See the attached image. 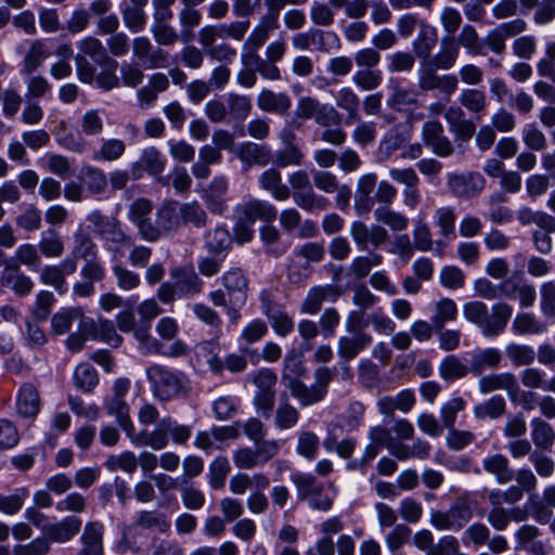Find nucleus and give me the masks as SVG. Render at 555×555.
<instances>
[{
    "mask_svg": "<svg viewBox=\"0 0 555 555\" xmlns=\"http://www.w3.org/2000/svg\"><path fill=\"white\" fill-rule=\"evenodd\" d=\"M513 314V307L506 302H496L488 307L482 301H469L463 306L466 321L475 324L480 333L488 338L502 334Z\"/></svg>",
    "mask_w": 555,
    "mask_h": 555,
    "instance_id": "1",
    "label": "nucleus"
},
{
    "mask_svg": "<svg viewBox=\"0 0 555 555\" xmlns=\"http://www.w3.org/2000/svg\"><path fill=\"white\" fill-rule=\"evenodd\" d=\"M153 396L163 402L185 397L191 391L188 376L163 364H152L145 370Z\"/></svg>",
    "mask_w": 555,
    "mask_h": 555,
    "instance_id": "2",
    "label": "nucleus"
},
{
    "mask_svg": "<svg viewBox=\"0 0 555 555\" xmlns=\"http://www.w3.org/2000/svg\"><path fill=\"white\" fill-rule=\"evenodd\" d=\"M288 182L293 189V201L302 210H325L330 206L327 198L313 191L307 171L297 170L291 173Z\"/></svg>",
    "mask_w": 555,
    "mask_h": 555,
    "instance_id": "3",
    "label": "nucleus"
},
{
    "mask_svg": "<svg viewBox=\"0 0 555 555\" xmlns=\"http://www.w3.org/2000/svg\"><path fill=\"white\" fill-rule=\"evenodd\" d=\"M281 444L278 440H266L257 444L256 449L243 447L233 453V462L238 469H254L263 466L271 461L280 451Z\"/></svg>",
    "mask_w": 555,
    "mask_h": 555,
    "instance_id": "4",
    "label": "nucleus"
},
{
    "mask_svg": "<svg viewBox=\"0 0 555 555\" xmlns=\"http://www.w3.org/2000/svg\"><path fill=\"white\" fill-rule=\"evenodd\" d=\"M294 114L300 120L313 118L323 127L339 122V113L334 107L322 104L312 96H301L296 103Z\"/></svg>",
    "mask_w": 555,
    "mask_h": 555,
    "instance_id": "5",
    "label": "nucleus"
},
{
    "mask_svg": "<svg viewBox=\"0 0 555 555\" xmlns=\"http://www.w3.org/2000/svg\"><path fill=\"white\" fill-rule=\"evenodd\" d=\"M447 185L454 197L472 198L482 192L486 180L479 172H450L447 176Z\"/></svg>",
    "mask_w": 555,
    "mask_h": 555,
    "instance_id": "6",
    "label": "nucleus"
},
{
    "mask_svg": "<svg viewBox=\"0 0 555 555\" xmlns=\"http://www.w3.org/2000/svg\"><path fill=\"white\" fill-rule=\"evenodd\" d=\"M176 424L177 421L171 416L163 417L152 431L141 430L138 433L132 444L137 448L150 447L156 451L163 450L169 444Z\"/></svg>",
    "mask_w": 555,
    "mask_h": 555,
    "instance_id": "7",
    "label": "nucleus"
},
{
    "mask_svg": "<svg viewBox=\"0 0 555 555\" xmlns=\"http://www.w3.org/2000/svg\"><path fill=\"white\" fill-rule=\"evenodd\" d=\"M178 206L179 203L176 201H166L157 208L155 215L157 229H153L150 225L147 227L146 242H156L162 236L168 235L178 229L180 224Z\"/></svg>",
    "mask_w": 555,
    "mask_h": 555,
    "instance_id": "8",
    "label": "nucleus"
},
{
    "mask_svg": "<svg viewBox=\"0 0 555 555\" xmlns=\"http://www.w3.org/2000/svg\"><path fill=\"white\" fill-rule=\"evenodd\" d=\"M78 263L74 258H64L56 264H48L40 271L39 280L42 284L53 287L60 295H64L68 285L66 278L77 271Z\"/></svg>",
    "mask_w": 555,
    "mask_h": 555,
    "instance_id": "9",
    "label": "nucleus"
},
{
    "mask_svg": "<svg viewBox=\"0 0 555 555\" xmlns=\"http://www.w3.org/2000/svg\"><path fill=\"white\" fill-rule=\"evenodd\" d=\"M343 295V291L337 285L326 284L309 288L306 297L300 304L299 311L302 314H317L323 302H335Z\"/></svg>",
    "mask_w": 555,
    "mask_h": 555,
    "instance_id": "10",
    "label": "nucleus"
},
{
    "mask_svg": "<svg viewBox=\"0 0 555 555\" xmlns=\"http://www.w3.org/2000/svg\"><path fill=\"white\" fill-rule=\"evenodd\" d=\"M349 233L361 250L366 249L369 244L373 247H378L385 244L389 238L387 230L382 225L373 224L369 227L359 220L350 224Z\"/></svg>",
    "mask_w": 555,
    "mask_h": 555,
    "instance_id": "11",
    "label": "nucleus"
},
{
    "mask_svg": "<svg viewBox=\"0 0 555 555\" xmlns=\"http://www.w3.org/2000/svg\"><path fill=\"white\" fill-rule=\"evenodd\" d=\"M132 53L147 69L165 67L168 57L163 49L155 48L150 38L145 36L135 37L133 39Z\"/></svg>",
    "mask_w": 555,
    "mask_h": 555,
    "instance_id": "12",
    "label": "nucleus"
},
{
    "mask_svg": "<svg viewBox=\"0 0 555 555\" xmlns=\"http://www.w3.org/2000/svg\"><path fill=\"white\" fill-rule=\"evenodd\" d=\"M422 139L424 144L439 157H448L453 153V146L440 121L428 120L422 127Z\"/></svg>",
    "mask_w": 555,
    "mask_h": 555,
    "instance_id": "13",
    "label": "nucleus"
},
{
    "mask_svg": "<svg viewBox=\"0 0 555 555\" xmlns=\"http://www.w3.org/2000/svg\"><path fill=\"white\" fill-rule=\"evenodd\" d=\"M479 391L483 395L495 390H505L511 401L515 402L519 393V385L513 373H492L483 375L478 380Z\"/></svg>",
    "mask_w": 555,
    "mask_h": 555,
    "instance_id": "14",
    "label": "nucleus"
},
{
    "mask_svg": "<svg viewBox=\"0 0 555 555\" xmlns=\"http://www.w3.org/2000/svg\"><path fill=\"white\" fill-rule=\"evenodd\" d=\"M221 283L233 305L242 307L247 300L248 280L240 268H231L221 276Z\"/></svg>",
    "mask_w": 555,
    "mask_h": 555,
    "instance_id": "15",
    "label": "nucleus"
},
{
    "mask_svg": "<svg viewBox=\"0 0 555 555\" xmlns=\"http://www.w3.org/2000/svg\"><path fill=\"white\" fill-rule=\"evenodd\" d=\"M80 330L89 334L92 339L102 340L112 347H118L122 341L121 336L115 330L114 323L108 320L95 322L87 318V320L81 321Z\"/></svg>",
    "mask_w": 555,
    "mask_h": 555,
    "instance_id": "16",
    "label": "nucleus"
},
{
    "mask_svg": "<svg viewBox=\"0 0 555 555\" xmlns=\"http://www.w3.org/2000/svg\"><path fill=\"white\" fill-rule=\"evenodd\" d=\"M40 396L38 389L29 383L23 384L16 395L15 410L21 417L33 418L40 411Z\"/></svg>",
    "mask_w": 555,
    "mask_h": 555,
    "instance_id": "17",
    "label": "nucleus"
},
{
    "mask_svg": "<svg viewBox=\"0 0 555 555\" xmlns=\"http://www.w3.org/2000/svg\"><path fill=\"white\" fill-rule=\"evenodd\" d=\"M81 528V520L75 516H68L62 520L47 525L43 528L44 535L50 542L66 543L72 540Z\"/></svg>",
    "mask_w": 555,
    "mask_h": 555,
    "instance_id": "18",
    "label": "nucleus"
},
{
    "mask_svg": "<svg viewBox=\"0 0 555 555\" xmlns=\"http://www.w3.org/2000/svg\"><path fill=\"white\" fill-rule=\"evenodd\" d=\"M105 408L109 415L115 416L117 424L126 433L132 444L138 433H135L134 424L130 417V409L125 399L111 397L105 402Z\"/></svg>",
    "mask_w": 555,
    "mask_h": 555,
    "instance_id": "19",
    "label": "nucleus"
},
{
    "mask_svg": "<svg viewBox=\"0 0 555 555\" xmlns=\"http://www.w3.org/2000/svg\"><path fill=\"white\" fill-rule=\"evenodd\" d=\"M229 182L225 177H216L204 191V201L207 208L212 214L221 215L227 209V201L224 198L228 193Z\"/></svg>",
    "mask_w": 555,
    "mask_h": 555,
    "instance_id": "20",
    "label": "nucleus"
},
{
    "mask_svg": "<svg viewBox=\"0 0 555 555\" xmlns=\"http://www.w3.org/2000/svg\"><path fill=\"white\" fill-rule=\"evenodd\" d=\"M166 167V160L158 150L155 147L145 149L139 160L132 164L131 173L134 179L142 177L143 171H147L152 176L159 175Z\"/></svg>",
    "mask_w": 555,
    "mask_h": 555,
    "instance_id": "21",
    "label": "nucleus"
},
{
    "mask_svg": "<svg viewBox=\"0 0 555 555\" xmlns=\"http://www.w3.org/2000/svg\"><path fill=\"white\" fill-rule=\"evenodd\" d=\"M238 159L244 164V169L247 170L251 166H266L271 160V151L264 145L254 142H244L238 145L236 150Z\"/></svg>",
    "mask_w": 555,
    "mask_h": 555,
    "instance_id": "22",
    "label": "nucleus"
},
{
    "mask_svg": "<svg viewBox=\"0 0 555 555\" xmlns=\"http://www.w3.org/2000/svg\"><path fill=\"white\" fill-rule=\"evenodd\" d=\"M103 534L104 527L101 522H88L80 537L82 548L78 555H103Z\"/></svg>",
    "mask_w": 555,
    "mask_h": 555,
    "instance_id": "23",
    "label": "nucleus"
},
{
    "mask_svg": "<svg viewBox=\"0 0 555 555\" xmlns=\"http://www.w3.org/2000/svg\"><path fill=\"white\" fill-rule=\"evenodd\" d=\"M483 470L494 476L500 485H506L514 479V470L511 468L509 460L501 453H494L482 460Z\"/></svg>",
    "mask_w": 555,
    "mask_h": 555,
    "instance_id": "24",
    "label": "nucleus"
},
{
    "mask_svg": "<svg viewBox=\"0 0 555 555\" xmlns=\"http://www.w3.org/2000/svg\"><path fill=\"white\" fill-rule=\"evenodd\" d=\"M387 105L397 112L415 109L420 106L418 93L412 88L395 83L391 86V94L387 99Z\"/></svg>",
    "mask_w": 555,
    "mask_h": 555,
    "instance_id": "25",
    "label": "nucleus"
},
{
    "mask_svg": "<svg viewBox=\"0 0 555 555\" xmlns=\"http://www.w3.org/2000/svg\"><path fill=\"white\" fill-rule=\"evenodd\" d=\"M373 338L367 333H358L353 336H341L337 341V353L344 361L354 359L361 350L371 345Z\"/></svg>",
    "mask_w": 555,
    "mask_h": 555,
    "instance_id": "26",
    "label": "nucleus"
},
{
    "mask_svg": "<svg viewBox=\"0 0 555 555\" xmlns=\"http://www.w3.org/2000/svg\"><path fill=\"white\" fill-rule=\"evenodd\" d=\"M237 209L249 223H254L256 220L271 222L278 215L276 208L272 204L260 199L249 201Z\"/></svg>",
    "mask_w": 555,
    "mask_h": 555,
    "instance_id": "27",
    "label": "nucleus"
},
{
    "mask_svg": "<svg viewBox=\"0 0 555 555\" xmlns=\"http://www.w3.org/2000/svg\"><path fill=\"white\" fill-rule=\"evenodd\" d=\"M388 451L399 461H406L409 459L425 460L429 456L430 444L421 439H416L411 446L392 441L388 446Z\"/></svg>",
    "mask_w": 555,
    "mask_h": 555,
    "instance_id": "28",
    "label": "nucleus"
},
{
    "mask_svg": "<svg viewBox=\"0 0 555 555\" xmlns=\"http://www.w3.org/2000/svg\"><path fill=\"white\" fill-rule=\"evenodd\" d=\"M292 105L291 98L283 92L276 93L269 89H263L257 96V106L259 109L275 114H285Z\"/></svg>",
    "mask_w": 555,
    "mask_h": 555,
    "instance_id": "29",
    "label": "nucleus"
},
{
    "mask_svg": "<svg viewBox=\"0 0 555 555\" xmlns=\"http://www.w3.org/2000/svg\"><path fill=\"white\" fill-rule=\"evenodd\" d=\"M460 55V47L454 37H443L440 41L439 51L433 57V66L436 69L448 70L455 64Z\"/></svg>",
    "mask_w": 555,
    "mask_h": 555,
    "instance_id": "30",
    "label": "nucleus"
},
{
    "mask_svg": "<svg viewBox=\"0 0 555 555\" xmlns=\"http://www.w3.org/2000/svg\"><path fill=\"white\" fill-rule=\"evenodd\" d=\"M0 287L11 288L15 295L23 297L33 291L34 283L29 276L20 272L18 267L7 268L0 276Z\"/></svg>",
    "mask_w": 555,
    "mask_h": 555,
    "instance_id": "31",
    "label": "nucleus"
},
{
    "mask_svg": "<svg viewBox=\"0 0 555 555\" xmlns=\"http://www.w3.org/2000/svg\"><path fill=\"white\" fill-rule=\"evenodd\" d=\"M502 361V354L496 348H485L476 350L469 361V372L480 375L485 370L496 369Z\"/></svg>",
    "mask_w": 555,
    "mask_h": 555,
    "instance_id": "32",
    "label": "nucleus"
},
{
    "mask_svg": "<svg viewBox=\"0 0 555 555\" xmlns=\"http://www.w3.org/2000/svg\"><path fill=\"white\" fill-rule=\"evenodd\" d=\"M261 189L271 193L276 201H286L291 196V190L282 183V175L274 168L267 169L259 177Z\"/></svg>",
    "mask_w": 555,
    "mask_h": 555,
    "instance_id": "33",
    "label": "nucleus"
},
{
    "mask_svg": "<svg viewBox=\"0 0 555 555\" xmlns=\"http://www.w3.org/2000/svg\"><path fill=\"white\" fill-rule=\"evenodd\" d=\"M153 210V203L147 198H137L133 201L128 210L129 220L137 227L140 236L145 241L146 234L149 231L147 227L144 223L145 220L150 218V215Z\"/></svg>",
    "mask_w": 555,
    "mask_h": 555,
    "instance_id": "34",
    "label": "nucleus"
},
{
    "mask_svg": "<svg viewBox=\"0 0 555 555\" xmlns=\"http://www.w3.org/2000/svg\"><path fill=\"white\" fill-rule=\"evenodd\" d=\"M538 495L529 496V504L533 511L534 519L540 524H545L552 515L548 508H555V485L547 486L543 490L542 501H537Z\"/></svg>",
    "mask_w": 555,
    "mask_h": 555,
    "instance_id": "35",
    "label": "nucleus"
},
{
    "mask_svg": "<svg viewBox=\"0 0 555 555\" xmlns=\"http://www.w3.org/2000/svg\"><path fill=\"white\" fill-rule=\"evenodd\" d=\"M207 364L215 374H221L224 370L231 373H241L247 367V359L245 356L237 353H229L224 359L212 354L208 358Z\"/></svg>",
    "mask_w": 555,
    "mask_h": 555,
    "instance_id": "36",
    "label": "nucleus"
},
{
    "mask_svg": "<svg viewBox=\"0 0 555 555\" xmlns=\"http://www.w3.org/2000/svg\"><path fill=\"white\" fill-rule=\"evenodd\" d=\"M512 330L517 335H541L547 331V324L533 313H518L512 323Z\"/></svg>",
    "mask_w": 555,
    "mask_h": 555,
    "instance_id": "37",
    "label": "nucleus"
},
{
    "mask_svg": "<svg viewBox=\"0 0 555 555\" xmlns=\"http://www.w3.org/2000/svg\"><path fill=\"white\" fill-rule=\"evenodd\" d=\"M306 374V369L302 362V354L297 349L288 350L284 358V365L282 371V383L288 385L295 380L300 379Z\"/></svg>",
    "mask_w": 555,
    "mask_h": 555,
    "instance_id": "38",
    "label": "nucleus"
},
{
    "mask_svg": "<svg viewBox=\"0 0 555 555\" xmlns=\"http://www.w3.org/2000/svg\"><path fill=\"white\" fill-rule=\"evenodd\" d=\"M324 40H332L338 43V37L333 31H323L320 29H310L306 33H298L292 38V44L297 50H308L312 44L319 43L320 49H323Z\"/></svg>",
    "mask_w": 555,
    "mask_h": 555,
    "instance_id": "39",
    "label": "nucleus"
},
{
    "mask_svg": "<svg viewBox=\"0 0 555 555\" xmlns=\"http://www.w3.org/2000/svg\"><path fill=\"white\" fill-rule=\"evenodd\" d=\"M459 103L479 120L487 109V98L479 89H464L459 96Z\"/></svg>",
    "mask_w": 555,
    "mask_h": 555,
    "instance_id": "40",
    "label": "nucleus"
},
{
    "mask_svg": "<svg viewBox=\"0 0 555 555\" xmlns=\"http://www.w3.org/2000/svg\"><path fill=\"white\" fill-rule=\"evenodd\" d=\"M172 278L177 280V287L184 295H195L201 293L203 282L193 268H178L171 271Z\"/></svg>",
    "mask_w": 555,
    "mask_h": 555,
    "instance_id": "41",
    "label": "nucleus"
},
{
    "mask_svg": "<svg viewBox=\"0 0 555 555\" xmlns=\"http://www.w3.org/2000/svg\"><path fill=\"white\" fill-rule=\"evenodd\" d=\"M459 314L456 302L448 297L440 298L434 304L431 322L435 330H442L447 322L455 321Z\"/></svg>",
    "mask_w": 555,
    "mask_h": 555,
    "instance_id": "42",
    "label": "nucleus"
},
{
    "mask_svg": "<svg viewBox=\"0 0 555 555\" xmlns=\"http://www.w3.org/2000/svg\"><path fill=\"white\" fill-rule=\"evenodd\" d=\"M95 257H98L96 244L89 234L85 233L81 229H78L73 235L70 258H74L77 261V259L88 260Z\"/></svg>",
    "mask_w": 555,
    "mask_h": 555,
    "instance_id": "43",
    "label": "nucleus"
},
{
    "mask_svg": "<svg viewBox=\"0 0 555 555\" xmlns=\"http://www.w3.org/2000/svg\"><path fill=\"white\" fill-rule=\"evenodd\" d=\"M38 249L46 258H59L63 255L65 245L60 233L49 229L41 233Z\"/></svg>",
    "mask_w": 555,
    "mask_h": 555,
    "instance_id": "44",
    "label": "nucleus"
},
{
    "mask_svg": "<svg viewBox=\"0 0 555 555\" xmlns=\"http://www.w3.org/2000/svg\"><path fill=\"white\" fill-rule=\"evenodd\" d=\"M103 240L107 244V250L112 253V257L116 261L124 257L122 248L132 245V238L122 230L119 221Z\"/></svg>",
    "mask_w": 555,
    "mask_h": 555,
    "instance_id": "45",
    "label": "nucleus"
},
{
    "mask_svg": "<svg viewBox=\"0 0 555 555\" xmlns=\"http://www.w3.org/2000/svg\"><path fill=\"white\" fill-rule=\"evenodd\" d=\"M285 387L289 389L292 396L297 399L302 406L315 404L324 399L314 385L307 386L301 382V378L285 385Z\"/></svg>",
    "mask_w": 555,
    "mask_h": 555,
    "instance_id": "46",
    "label": "nucleus"
},
{
    "mask_svg": "<svg viewBox=\"0 0 555 555\" xmlns=\"http://www.w3.org/2000/svg\"><path fill=\"white\" fill-rule=\"evenodd\" d=\"M75 320H87L83 310L79 307L62 310L55 313L51 319L52 332L56 335H63L69 331Z\"/></svg>",
    "mask_w": 555,
    "mask_h": 555,
    "instance_id": "47",
    "label": "nucleus"
},
{
    "mask_svg": "<svg viewBox=\"0 0 555 555\" xmlns=\"http://www.w3.org/2000/svg\"><path fill=\"white\" fill-rule=\"evenodd\" d=\"M374 217L377 222L389 227L392 231H404L409 225V218L402 212L382 206L375 209Z\"/></svg>",
    "mask_w": 555,
    "mask_h": 555,
    "instance_id": "48",
    "label": "nucleus"
},
{
    "mask_svg": "<svg viewBox=\"0 0 555 555\" xmlns=\"http://www.w3.org/2000/svg\"><path fill=\"white\" fill-rule=\"evenodd\" d=\"M456 212L451 206H441L434 211V222L439 228L441 236L449 238L455 236Z\"/></svg>",
    "mask_w": 555,
    "mask_h": 555,
    "instance_id": "49",
    "label": "nucleus"
},
{
    "mask_svg": "<svg viewBox=\"0 0 555 555\" xmlns=\"http://www.w3.org/2000/svg\"><path fill=\"white\" fill-rule=\"evenodd\" d=\"M126 152V144L119 139L102 140L100 147L94 151L92 158L98 162H115Z\"/></svg>",
    "mask_w": 555,
    "mask_h": 555,
    "instance_id": "50",
    "label": "nucleus"
},
{
    "mask_svg": "<svg viewBox=\"0 0 555 555\" xmlns=\"http://www.w3.org/2000/svg\"><path fill=\"white\" fill-rule=\"evenodd\" d=\"M335 100L336 105L347 112L348 120H359L360 99L351 88H340L336 93Z\"/></svg>",
    "mask_w": 555,
    "mask_h": 555,
    "instance_id": "51",
    "label": "nucleus"
},
{
    "mask_svg": "<svg viewBox=\"0 0 555 555\" xmlns=\"http://www.w3.org/2000/svg\"><path fill=\"white\" fill-rule=\"evenodd\" d=\"M228 114L231 119L243 121L251 112V100L247 95L229 93L227 96Z\"/></svg>",
    "mask_w": 555,
    "mask_h": 555,
    "instance_id": "52",
    "label": "nucleus"
},
{
    "mask_svg": "<svg viewBox=\"0 0 555 555\" xmlns=\"http://www.w3.org/2000/svg\"><path fill=\"white\" fill-rule=\"evenodd\" d=\"M531 437L535 447L548 450L555 440V433L552 426L545 421L535 417L531 421Z\"/></svg>",
    "mask_w": 555,
    "mask_h": 555,
    "instance_id": "53",
    "label": "nucleus"
},
{
    "mask_svg": "<svg viewBox=\"0 0 555 555\" xmlns=\"http://www.w3.org/2000/svg\"><path fill=\"white\" fill-rule=\"evenodd\" d=\"M99 64L102 72L94 78L96 86L105 90L117 88L119 86V79L115 74L117 62L109 56H103Z\"/></svg>",
    "mask_w": 555,
    "mask_h": 555,
    "instance_id": "54",
    "label": "nucleus"
},
{
    "mask_svg": "<svg viewBox=\"0 0 555 555\" xmlns=\"http://www.w3.org/2000/svg\"><path fill=\"white\" fill-rule=\"evenodd\" d=\"M28 496L29 491L24 487L16 488L11 494L0 493V512L10 516L17 514Z\"/></svg>",
    "mask_w": 555,
    "mask_h": 555,
    "instance_id": "55",
    "label": "nucleus"
},
{
    "mask_svg": "<svg viewBox=\"0 0 555 555\" xmlns=\"http://www.w3.org/2000/svg\"><path fill=\"white\" fill-rule=\"evenodd\" d=\"M291 480L296 486L300 500H308L312 494L322 493V485L318 483L311 474L296 473L292 475Z\"/></svg>",
    "mask_w": 555,
    "mask_h": 555,
    "instance_id": "56",
    "label": "nucleus"
},
{
    "mask_svg": "<svg viewBox=\"0 0 555 555\" xmlns=\"http://www.w3.org/2000/svg\"><path fill=\"white\" fill-rule=\"evenodd\" d=\"M179 23L181 26V35L183 41H189L193 37V30L202 22L201 12L193 8L183 5L178 14Z\"/></svg>",
    "mask_w": 555,
    "mask_h": 555,
    "instance_id": "57",
    "label": "nucleus"
},
{
    "mask_svg": "<svg viewBox=\"0 0 555 555\" xmlns=\"http://www.w3.org/2000/svg\"><path fill=\"white\" fill-rule=\"evenodd\" d=\"M351 80L358 89L373 91L382 85L383 75L375 68H361L352 75Z\"/></svg>",
    "mask_w": 555,
    "mask_h": 555,
    "instance_id": "58",
    "label": "nucleus"
},
{
    "mask_svg": "<svg viewBox=\"0 0 555 555\" xmlns=\"http://www.w3.org/2000/svg\"><path fill=\"white\" fill-rule=\"evenodd\" d=\"M506 403L503 397L493 396L487 401L474 406V415L483 420L486 417L499 418L505 413Z\"/></svg>",
    "mask_w": 555,
    "mask_h": 555,
    "instance_id": "59",
    "label": "nucleus"
},
{
    "mask_svg": "<svg viewBox=\"0 0 555 555\" xmlns=\"http://www.w3.org/2000/svg\"><path fill=\"white\" fill-rule=\"evenodd\" d=\"M104 465L109 472L122 470L133 474L138 467V457L131 451H124L120 454L109 455Z\"/></svg>",
    "mask_w": 555,
    "mask_h": 555,
    "instance_id": "60",
    "label": "nucleus"
},
{
    "mask_svg": "<svg viewBox=\"0 0 555 555\" xmlns=\"http://www.w3.org/2000/svg\"><path fill=\"white\" fill-rule=\"evenodd\" d=\"M82 181L91 194H101L107 188V177L103 170L88 166L81 171Z\"/></svg>",
    "mask_w": 555,
    "mask_h": 555,
    "instance_id": "61",
    "label": "nucleus"
},
{
    "mask_svg": "<svg viewBox=\"0 0 555 555\" xmlns=\"http://www.w3.org/2000/svg\"><path fill=\"white\" fill-rule=\"evenodd\" d=\"M320 446V439L317 434L310 430L298 433L296 452L300 456L312 461L317 457Z\"/></svg>",
    "mask_w": 555,
    "mask_h": 555,
    "instance_id": "62",
    "label": "nucleus"
},
{
    "mask_svg": "<svg viewBox=\"0 0 555 555\" xmlns=\"http://www.w3.org/2000/svg\"><path fill=\"white\" fill-rule=\"evenodd\" d=\"M74 383L83 392H91L99 383L96 371L89 363L79 364L74 372Z\"/></svg>",
    "mask_w": 555,
    "mask_h": 555,
    "instance_id": "63",
    "label": "nucleus"
},
{
    "mask_svg": "<svg viewBox=\"0 0 555 555\" xmlns=\"http://www.w3.org/2000/svg\"><path fill=\"white\" fill-rule=\"evenodd\" d=\"M80 131L87 137H98L104 130V120L100 109H89L80 118Z\"/></svg>",
    "mask_w": 555,
    "mask_h": 555,
    "instance_id": "64",
    "label": "nucleus"
}]
</instances>
